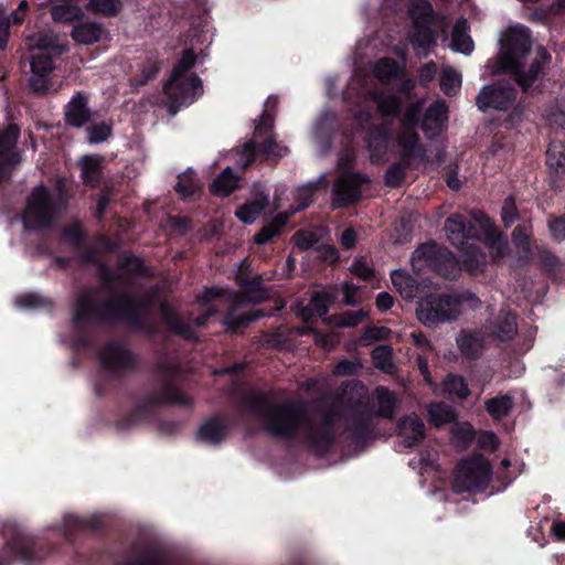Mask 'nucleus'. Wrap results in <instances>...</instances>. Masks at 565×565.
Wrapping results in <instances>:
<instances>
[{"mask_svg":"<svg viewBox=\"0 0 565 565\" xmlns=\"http://www.w3.org/2000/svg\"><path fill=\"white\" fill-rule=\"evenodd\" d=\"M246 408L269 435L282 439L302 436L318 454H323L333 443L330 419L312 423L294 402H278L266 394H253Z\"/></svg>","mask_w":565,"mask_h":565,"instance_id":"1","label":"nucleus"},{"mask_svg":"<svg viewBox=\"0 0 565 565\" xmlns=\"http://www.w3.org/2000/svg\"><path fill=\"white\" fill-rule=\"evenodd\" d=\"M531 35L527 28L516 25L507 33L503 51L499 56L502 72L513 76L523 90L530 88L548 65L551 55L543 46L531 49Z\"/></svg>","mask_w":565,"mask_h":565,"instance_id":"2","label":"nucleus"},{"mask_svg":"<svg viewBox=\"0 0 565 565\" xmlns=\"http://www.w3.org/2000/svg\"><path fill=\"white\" fill-rule=\"evenodd\" d=\"M196 62L193 51L183 52L177 65L173 67L169 79L163 85V93L167 96L166 107L170 115L174 116L181 107L193 104L203 95L201 78L191 73L190 70Z\"/></svg>","mask_w":565,"mask_h":565,"instance_id":"3","label":"nucleus"},{"mask_svg":"<svg viewBox=\"0 0 565 565\" xmlns=\"http://www.w3.org/2000/svg\"><path fill=\"white\" fill-rule=\"evenodd\" d=\"M65 185L66 181L62 179L56 182L52 192L44 185H38L32 190L23 213L24 227L41 230L52 226L60 220L67 207Z\"/></svg>","mask_w":565,"mask_h":565,"instance_id":"4","label":"nucleus"},{"mask_svg":"<svg viewBox=\"0 0 565 565\" xmlns=\"http://www.w3.org/2000/svg\"><path fill=\"white\" fill-rule=\"evenodd\" d=\"M492 479V467L480 454H473L457 465L454 491L457 493H476L484 491Z\"/></svg>","mask_w":565,"mask_h":565,"instance_id":"5","label":"nucleus"},{"mask_svg":"<svg viewBox=\"0 0 565 565\" xmlns=\"http://www.w3.org/2000/svg\"><path fill=\"white\" fill-rule=\"evenodd\" d=\"M463 295H428L417 305L416 315L418 320L427 327H436L456 319L461 312V305L467 300Z\"/></svg>","mask_w":565,"mask_h":565,"instance_id":"6","label":"nucleus"},{"mask_svg":"<svg viewBox=\"0 0 565 565\" xmlns=\"http://www.w3.org/2000/svg\"><path fill=\"white\" fill-rule=\"evenodd\" d=\"M412 266L417 271L425 268L435 270L447 279H455L460 274V266L454 255L436 244H424L416 248L411 258Z\"/></svg>","mask_w":565,"mask_h":565,"instance_id":"7","label":"nucleus"},{"mask_svg":"<svg viewBox=\"0 0 565 565\" xmlns=\"http://www.w3.org/2000/svg\"><path fill=\"white\" fill-rule=\"evenodd\" d=\"M408 13L415 28L412 46L417 55H426L437 40V33L430 26L434 20L433 7L428 0H412Z\"/></svg>","mask_w":565,"mask_h":565,"instance_id":"8","label":"nucleus"},{"mask_svg":"<svg viewBox=\"0 0 565 565\" xmlns=\"http://www.w3.org/2000/svg\"><path fill=\"white\" fill-rule=\"evenodd\" d=\"M369 179L359 173H343L333 184L332 206L343 207L358 202L361 198V185Z\"/></svg>","mask_w":565,"mask_h":565,"instance_id":"9","label":"nucleus"},{"mask_svg":"<svg viewBox=\"0 0 565 565\" xmlns=\"http://www.w3.org/2000/svg\"><path fill=\"white\" fill-rule=\"evenodd\" d=\"M516 99V92L513 87L502 84L484 86L477 96V106L481 110L489 108L507 110Z\"/></svg>","mask_w":565,"mask_h":565,"instance_id":"10","label":"nucleus"},{"mask_svg":"<svg viewBox=\"0 0 565 565\" xmlns=\"http://www.w3.org/2000/svg\"><path fill=\"white\" fill-rule=\"evenodd\" d=\"M18 138L19 128L15 125H9L0 131V182L10 177L20 161L19 154L14 151Z\"/></svg>","mask_w":565,"mask_h":565,"instance_id":"11","label":"nucleus"},{"mask_svg":"<svg viewBox=\"0 0 565 565\" xmlns=\"http://www.w3.org/2000/svg\"><path fill=\"white\" fill-rule=\"evenodd\" d=\"M161 315L168 324V327L177 334L185 338L193 339L195 337L192 329V320L188 317L186 319L182 316L177 315L168 305H161ZM216 312L214 307L207 308L204 315L193 320V324L202 327L206 323L207 319Z\"/></svg>","mask_w":565,"mask_h":565,"instance_id":"12","label":"nucleus"},{"mask_svg":"<svg viewBox=\"0 0 565 565\" xmlns=\"http://www.w3.org/2000/svg\"><path fill=\"white\" fill-rule=\"evenodd\" d=\"M264 296H249L248 292H237L230 294L227 296L226 302L232 308V311L228 312L223 323L227 327V329L232 331H238L242 328H245L249 322L255 321L259 317L263 316L262 311H255L253 313L235 316L234 310L241 306H243L247 301L258 302L262 301Z\"/></svg>","mask_w":565,"mask_h":565,"instance_id":"13","label":"nucleus"},{"mask_svg":"<svg viewBox=\"0 0 565 565\" xmlns=\"http://www.w3.org/2000/svg\"><path fill=\"white\" fill-rule=\"evenodd\" d=\"M114 316L127 320L135 327L141 326V321L146 319L150 311V305L143 299L122 297L114 302Z\"/></svg>","mask_w":565,"mask_h":565,"instance_id":"14","label":"nucleus"},{"mask_svg":"<svg viewBox=\"0 0 565 565\" xmlns=\"http://www.w3.org/2000/svg\"><path fill=\"white\" fill-rule=\"evenodd\" d=\"M102 364L111 373L121 372L132 365L130 351L121 343H108L99 353Z\"/></svg>","mask_w":565,"mask_h":565,"instance_id":"15","label":"nucleus"},{"mask_svg":"<svg viewBox=\"0 0 565 565\" xmlns=\"http://www.w3.org/2000/svg\"><path fill=\"white\" fill-rule=\"evenodd\" d=\"M472 218L486 235V244L494 258H503L507 255L508 245L502 235L498 233L490 218L482 211L471 212Z\"/></svg>","mask_w":565,"mask_h":565,"instance_id":"16","label":"nucleus"},{"mask_svg":"<svg viewBox=\"0 0 565 565\" xmlns=\"http://www.w3.org/2000/svg\"><path fill=\"white\" fill-rule=\"evenodd\" d=\"M472 230L473 226L461 214H454L445 222V232L449 242L460 249L470 244L469 239L472 238Z\"/></svg>","mask_w":565,"mask_h":565,"instance_id":"17","label":"nucleus"},{"mask_svg":"<svg viewBox=\"0 0 565 565\" xmlns=\"http://www.w3.org/2000/svg\"><path fill=\"white\" fill-rule=\"evenodd\" d=\"M256 152L265 156L266 158H281L288 153V149L277 143L270 137L258 146L255 141L246 142L242 152L245 158V161L242 162L243 169H246L253 162Z\"/></svg>","mask_w":565,"mask_h":565,"instance_id":"18","label":"nucleus"},{"mask_svg":"<svg viewBox=\"0 0 565 565\" xmlns=\"http://www.w3.org/2000/svg\"><path fill=\"white\" fill-rule=\"evenodd\" d=\"M397 145L402 159L406 163L423 160L425 157V149L414 129H402L397 137Z\"/></svg>","mask_w":565,"mask_h":565,"instance_id":"19","label":"nucleus"},{"mask_svg":"<svg viewBox=\"0 0 565 565\" xmlns=\"http://www.w3.org/2000/svg\"><path fill=\"white\" fill-rule=\"evenodd\" d=\"M398 436L402 438L405 447L418 445L425 438L423 420L416 415L402 418L398 423Z\"/></svg>","mask_w":565,"mask_h":565,"instance_id":"20","label":"nucleus"},{"mask_svg":"<svg viewBox=\"0 0 565 565\" xmlns=\"http://www.w3.org/2000/svg\"><path fill=\"white\" fill-rule=\"evenodd\" d=\"M447 121L448 107L445 102L437 100L427 108L422 126L425 132L435 136Z\"/></svg>","mask_w":565,"mask_h":565,"instance_id":"21","label":"nucleus"},{"mask_svg":"<svg viewBox=\"0 0 565 565\" xmlns=\"http://www.w3.org/2000/svg\"><path fill=\"white\" fill-rule=\"evenodd\" d=\"M79 10L73 7V40L79 44H93L97 42L103 33L102 26L96 22H76Z\"/></svg>","mask_w":565,"mask_h":565,"instance_id":"22","label":"nucleus"},{"mask_svg":"<svg viewBox=\"0 0 565 565\" xmlns=\"http://www.w3.org/2000/svg\"><path fill=\"white\" fill-rule=\"evenodd\" d=\"M391 279L395 290L406 300H413L420 292L422 284L403 269L392 271Z\"/></svg>","mask_w":565,"mask_h":565,"instance_id":"23","label":"nucleus"},{"mask_svg":"<svg viewBox=\"0 0 565 565\" xmlns=\"http://www.w3.org/2000/svg\"><path fill=\"white\" fill-rule=\"evenodd\" d=\"M81 178L86 185L96 188L99 184L103 171V157L98 154H87L78 160Z\"/></svg>","mask_w":565,"mask_h":565,"instance_id":"24","label":"nucleus"},{"mask_svg":"<svg viewBox=\"0 0 565 565\" xmlns=\"http://www.w3.org/2000/svg\"><path fill=\"white\" fill-rule=\"evenodd\" d=\"M226 431V423L220 417H214L200 427L198 438L203 443L216 445L225 438Z\"/></svg>","mask_w":565,"mask_h":565,"instance_id":"25","label":"nucleus"},{"mask_svg":"<svg viewBox=\"0 0 565 565\" xmlns=\"http://www.w3.org/2000/svg\"><path fill=\"white\" fill-rule=\"evenodd\" d=\"M335 296L328 291L316 292L312 295L307 307L302 308L299 315L305 320L311 319L313 316L323 317L329 310V306L334 301Z\"/></svg>","mask_w":565,"mask_h":565,"instance_id":"26","label":"nucleus"},{"mask_svg":"<svg viewBox=\"0 0 565 565\" xmlns=\"http://www.w3.org/2000/svg\"><path fill=\"white\" fill-rule=\"evenodd\" d=\"M388 139L390 130L386 126L375 127L369 131L365 141L372 160L382 158L386 151Z\"/></svg>","mask_w":565,"mask_h":565,"instance_id":"27","label":"nucleus"},{"mask_svg":"<svg viewBox=\"0 0 565 565\" xmlns=\"http://www.w3.org/2000/svg\"><path fill=\"white\" fill-rule=\"evenodd\" d=\"M371 99L377 105L382 116L396 117L402 108V99L397 95H386L377 90L369 93Z\"/></svg>","mask_w":565,"mask_h":565,"instance_id":"28","label":"nucleus"},{"mask_svg":"<svg viewBox=\"0 0 565 565\" xmlns=\"http://www.w3.org/2000/svg\"><path fill=\"white\" fill-rule=\"evenodd\" d=\"M451 49L462 54H470L473 50V43L468 34V23L466 20H458L451 34Z\"/></svg>","mask_w":565,"mask_h":565,"instance_id":"29","label":"nucleus"},{"mask_svg":"<svg viewBox=\"0 0 565 565\" xmlns=\"http://www.w3.org/2000/svg\"><path fill=\"white\" fill-rule=\"evenodd\" d=\"M376 404V415L392 419L396 412V396L385 387H377L373 393Z\"/></svg>","mask_w":565,"mask_h":565,"instance_id":"30","label":"nucleus"},{"mask_svg":"<svg viewBox=\"0 0 565 565\" xmlns=\"http://www.w3.org/2000/svg\"><path fill=\"white\" fill-rule=\"evenodd\" d=\"M239 177L231 168H225L211 185V191L218 196L230 195L238 186Z\"/></svg>","mask_w":565,"mask_h":565,"instance_id":"31","label":"nucleus"},{"mask_svg":"<svg viewBox=\"0 0 565 565\" xmlns=\"http://www.w3.org/2000/svg\"><path fill=\"white\" fill-rule=\"evenodd\" d=\"M267 196H257L254 201L248 202L241 206L235 215L244 223L252 224L259 216L260 212L268 205Z\"/></svg>","mask_w":565,"mask_h":565,"instance_id":"32","label":"nucleus"},{"mask_svg":"<svg viewBox=\"0 0 565 565\" xmlns=\"http://www.w3.org/2000/svg\"><path fill=\"white\" fill-rule=\"evenodd\" d=\"M487 413L495 420L509 415L513 408V399L509 395L492 397L484 403Z\"/></svg>","mask_w":565,"mask_h":565,"instance_id":"33","label":"nucleus"},{"mask_svg":"<svg viewBox=\"0 0 565 565\" xmlns=\"http://www.w3.org/2000/svg\"><path fill=\"white\" fill-rule=\"evenodd\" d=\"M429 420L435 427L452 423L457 418L455 409L445 403H435L428 407Z\"/></svg>","mask_w":565,"mask_h":565,"instance_id":"34","label":"nucleus"},{"mask_svg":"<svg viewBox=\"0 0 565 565\" xmlns=\"http://www.w3.org/2000/svg\"><path fill=\"white\" fill-rule=\"evenodd\" d=\"M463 252L462 263L470 274L477 275L481 273L486 266V255L469 244L467 247L461 249Z\"/></svg>","mask_w":565,"mask_h":565,"instance_id":"35","label":"nucleus"},{"mask_svg":"<svg viewBox=\"0 0 565 565\" xmlns=\"http://www.w3.org/2000/svg\"><path fill=\"white\" fill-rule=\"evenodd\" d=\"M31 49L40 51H56L61 53L63 50L58 44V38L51 32H39L28 39Z\"/></svg>","mask_w":565,"mask_h":565,"instance_id":"36","label":"nucleus"},{"mask_svg":"<svg viewBox=\"0 0 565 565\" xmlns=\"http://www.w3.org/2000/svg\"><path fill=\"white\" fill-rule=\"evenodd\" d=\"M87 95L77 93L73 96V127H82L92 118V111L87 107Z\"/></svg>","mask_w":565,"mask_h":565,"instance_id":"37","label":"nucleus"},{"mask_svg":"<svg viewBox=\"0 0 565 565\" xmlns=\"http://www.w3.org/2000/svg\"><path fill=\"white\" fill-rule=\"evenodd\" d=\"M324 182V177H320L319 180L308 182L297 189L296 192V202L297 206L291 210V213L299 212L310 205L312 202V198L318 189L320 183Z\"/></svg>","mask_w":565,"mask_h":565,"instance_id":"38","label":"nucleus"},{"mask_svg":"<svg viewBox=\"0 0 565 565\" xmlns=\"http://www.w3.org/2000/svg\"><path fill=\"white\" fill-rule=\"evenodd\" d=\"M457 343L468 358H476L482 349V338L478 333H461L457 338Z\"/></svg>","mask_w":565,"mask_h":565,"instance_id":"39","label":"nucleus"},{"mask_svg":"<svg viewBox=\"0 0 565 565\" xmlns=\"http://www.w3.org/2000/svg\"><path fill=\"white\" fill-rule=\"evenodd\" d=\"M516 319L510 312H501L498 316V324L494 334L500 340H508L516 334Z\"/></svg>","mask_w":565,"mask_h":565,"instance_id":"40","label":"nucleus"},{"mask_svg":"<svg viewBox=\"0 0 565 565\" xmlns=\"http://www.w3.org/2000/svg\"><path fill=\"white\" fill-rule=\"evenodd\" d=\"M46 4L55 23H71V0H46Z\"/></svg>","mask_w":565,"mask_h":565,"instance_id":"41","label":"nucleus"},{"mask_svg":"<svg viewBox=\"0 0 565 565\" xmlns=\"http://www.w3.org/2000/svg\"><path fill=\"white\" fill-rule=\"evenodd\" d=\"M444 391L450 396L465 399L469 395V388L461 376L449 374L443 383Z\"/></svg>","mask_w":565,"mask_h":565,"instance_id":"42","label":"nucleus"},{"mask_svg":"<svg viewBox=\"0 0 565 565\" xmlns=\"http://www.w3.org/2000/svg\"><path fill=\"white\" fill-rule=\"evenodd\" d=\"M393 350L388 345H380L373 349L372 351V360L374 365L384 371L385 373H393L394 364L392 361Z\"/></svg>","mask_w":565,"mask_h":565,"instance_id":"43","label":"nucleus"},{"mask_svg":"<svg viewBox=\"0 0 565 565\" xmlns=\"http://www.w3.org/2000/svg\"><path fill=\"white\" fill-rule=\"evenodd\" d=\"M15 305L22 309H51L52 301L39 294H24L15 299Z\"/></svg>","mask_w":565,"mask_h":565,"instance_id":"44","label":"nucleus"},{"mask_svg":"<svg viewBox=\"0 0 565 565\" xmlns=\"http://www.w3.org/2000/svg\"><path fill=\"white\" fill-rule=\"evenodd\" d=\"M461 86V75L450 67H446L443 70L440 76V88L441 90L448 95H456Z\"/></svg>","mask_w":565,"mask_h":565,"instance_id":"45","label":"nucleus"},{"mask_svg":"<svg viewBox=\"0 0 565 565\" xmlns=\"http://www.w3.org/2000/svg\"><path fill=\"white\" fill-rule=\"evenodd\" d=\"M475 437L476 431L469 423L456 424L452 428V441L459 448H467Z\"/></svg>","mask_w":565,"mask_h":565,"instance_id":"46","label":"nucleus"},{"mask_svg":"<svg viewBox=\"0 0 565 565\" xmlns=\"http://www.w3.org/2000/svg\"><path fill=\"white\" fill-rule=\"evenodd\" d=\"M373 72L382 82L390 81L397 76L398 65L393 58L384 57L375 63Z\"/></svg>","mask_w":565,"mask_h":565,"instance_id":"47","label":"nucleus"},{"mask_svg":"<svg viewBox=\"0 0 565 565\" xmlns=\"http://www.w3.org/2000/svg\"><path fill=\"white\" fill-rule=\"evenodd\" d=\"M193 175L194 171H185L184 173L179 175V180L175 184V191L183 199H191L199 190V185L195 182Z\"/></svg>","mask_w":565,"mask_h":565,"instance_id":"48","label":"nucleus"},{"mask_svg":"<svg viewBox=\"0 0 565 565\" xmlns=\"http://www.w3.org/2000/svg\"><path fill=\"white\" fill-rule=\"evenodd\" d=\"M111 132L110 124L105 121L94 124L86 129L87 141L90 145L104 142L111 136Z\"/></svg>","mask_w":565,"mask_h":565,"instance_id":"49","label":"nucleus"},{"mask_svg":"<svg viewBox=\"0 0 565 565\" xmlns=\"http://www.w3.org/2000/svg\"><path fill=\"white\" fill-rule=\"evenodd\" d=\"M546 163L550 168L558 170L565 163V147L559 141H553L546 150Z\"/></svg>","mask_w":565,"mask_h":565,"instance_id":"50","label":"nucleus"},{"mask_svg":"<svg viewBox=\"0 0 565 565\" xmlns=\"http://www.w3.org/2000/svg\"><path fill=\"white\" fill-rule=\"evenodd\" d=\"M530 231L525 225L516 226L512 232V242L521 257L526 258L530 254Z\"/></svg>","mask_w":565,"mask_h":565,"instance_id":"51","label":"nucleus"},{"mask_svg":"<svg viewBox=\"0 0 565 565\" xmlns=\"http://www.w3.org/2000/svg\"><path fill=\"white\" fill-rule=\"evenodd\" d=\"M87 8L106 17H115L121 8L120 0H89Z\"/></svg>","mask_w":565,"mask_h":565,"instance_id":"52","label":"nucleus"},{"mask_svg":"<svg viewBox=\"0 0 565 565\" xmlns=\"http://www.w3.org/2000/svg\"><path fill=\"white\" fill-rule=\"evenodd\" d=\"M366 313L363 310L349 311L331 317L333 324L342 328L355 327L362 322Z\"/></svg>","mask_w":565,"mask_h":565,"instance_id":"53","label":"nucleus"},{"mask_svg":"<svg viewBox=\"0 0 565 565\" xmlns=\"http://www.w3.org/2000/svg\"><path fill=\"white\" fill-rule=\"evenodd\" d=\"M31 72L47 75L53 68L52 60L44 53L34 54L30 61Z\"/></svg>","mask_w":565,"mask_h":565,"instance_id":"54","label":"nucleus"},{"mask_svg":"<svg viewBox=\"0 0 565 565\" xmlns=\"http://www.w3.org/2000/svg\"><path fill=\"white\" fill-rule=\"evenodd\" d=\"M160 401L164 403L172 404H181L188 405L190 399L182 392H180L175 386L169 384L164 387L161 393Z\"/></svg>","mask_w":565,"mask_h":565,"instance_id":"55","label":"nucleus"},{"mask_svg":"<svg viewBox=\"0 0 565 565\" xmlns=\"http://www.w3.org/2000/svg\"><path fill=\"white\" fill-rule=\"evenodd\" d=\"M405 177L403 163L392 164L385 173V183L390 186H398Z\"/></svg>","mask_w":565,"mask_h":565,"instance_id":"56","label":"nucleus"},{"mask_svg":"<svg viewBox=\"0 0 565 565\" xmlns=\"http://www.w3.org/2000/svg\"><path fill=\"white\" fill-rule=\"evenodd\" d=\"M502 222L505 226H510L518 220V212L513 198L505 199L501 210Z\"/></svg>","mask_w":565,"mask_h":565,"instance_id":"57","label":"nucleus"},{"mask_svg":"<svg viewBox=\"0 0 565 565\" xmlns=\"http://www.w3.org/2000/svg\"><path fill=\"white\" fill-rule=\"evenodd\" d=\"M390 332V329L386 327L369 328L365 330L362 341L365 344H371L374 341L386 339Z\"/></svg>","mask_w":565,"mask_h":565,"instance_id":"58","label":"nucleus"},{"mask_svg":"<svg viewBox=\"0 0 565 565\" xmlns=\"http://www.w3.org/2000/svg\"><path fill=\"white\" fill-rule=\"evenodd\" d=\"M159 71L160 64L157 61L148 60L142 64V67L140 70L142 79L138 84L143 85L148 81L154 78Z\"/></svg>","mask_w":565,"mask_h":565,"instance_id":"59","label":"nucleus"},{"mask_svg":"<svg viewBox=\"0 0 565 565\" xmlns=\"http://www.w3.org/2000/svg\"><path fill=\"white\" fill-rule=\"evenodd\" d=\"M420 113V107L418 105L409 106L403 118H402V129H414V126L417 122L418 116Z\"/></svg>","mask_w":565,"mask_h":565,"instance_id":"60","label":"nucleus"},{"mask_svg":"<svg viewBox=\"0 0 565 565\" xmlns=\"http://www.w3.org/2000/svg\"><path fill=\"white\" fill-rule=\"evenodd\" d=\"M295 244L300 249H309L317 243V237L311 232H299L294 236Z\"/></svg>","mask_w":565,"mask_h":565,"instance_id":"61","label":"nucleus"},{"mask_svg":"<svg viewBox=\"0 0 565 565\" xmlns=\"http://www.w3.org/2000/svg\"><path fill=\"white\" fill-rule=\"evenodd\" d=\"M478 444L481 448L495 450L499 447L497 436L491 431H484L479 436Z\"/></svg>","mask_w":565,"mask_h":565,"instance_id":"62","label":"nucleus"},{"mask_svg":"<svg viewBox=\"0 0 565 565\" xmlns=\"http://www.w3.org/2000/svg\"><path fill=\"white\" fill-rule=\"evenodd\" d=\"M46 76L45 74L32 73L29 79L30 87L36 93L44 92L47 88Z\"/></svg>","mask_w":565,"mask_h":565,"instance_id":"63","label":"nucleus"},{"mask_svg":"<svg viewBox=\"0 0 565 565\" xmlns=\"http://www.w3.org/2000/svg\"><path fill=\"white\" fill-rule=\"evenodd\" d=\"M550 228L553 237L557 241L565 238V218H557L550 223Z\"/></svg>","mask_w":565,"mask_h":565,"instance_id":"64","label":"nucleus"}]
</instances>
